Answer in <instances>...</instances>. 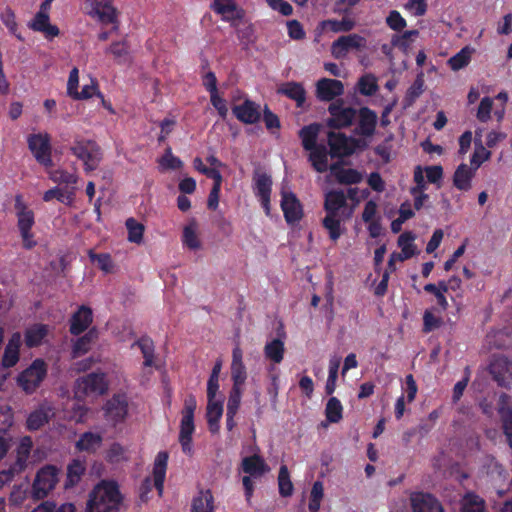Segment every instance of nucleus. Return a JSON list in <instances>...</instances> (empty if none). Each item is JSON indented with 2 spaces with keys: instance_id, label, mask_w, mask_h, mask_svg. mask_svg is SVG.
<instances>
[{
  "instance_id": "10",
  "label": "nucleus",
  "mask_w": 512,
  "mask_h": 512,
  "mask_svg": "<svg viewBox=\"0 0 512 512\" xmlns=\"http://www.w3.org/2000/svg\"><path fill=\"white\" fill-rule=\"evenodd\" d=\"M328 111L330 116L327 119V125L333 127V129L350 127L357 117V109L351 108V106H345V101L341 99L340 96L329 104Z\"/></svg>"
},
{
  "instance_id": "26",
  "label": "nucleus",
  "mask_w": 512,
  "mask_h": 512,
  "mask_svg": "<svg viewBox=\"0 0 512 512\" xmlns=\"http://www.w3.org/2000/svg\"><path fill=\"white\" fill-rule=\"evenodd\" d=\"M28 26L34 31H41V33H44L47 38H54V36H58L60 33L57 25H52L50 22V15H45L41 6L31 22H29Z\"/></svg>"
},
{
  "instance_id": "20",
  "label": "nucleus",
  "mask_w": 512,
  "mask_h": 512,
  "mask_svg": "<svg viewBox=\"0 0 512 512\" xmlns=\"http://www.w3.org/2000/svg\"><path fill=\"white\" fill-rule=\"evenodd\" d=\"M232 112L244 124H255L261 119L259 104L251 99H245L242 104L233 106Z\"/></svg>"
},
{
  "instance_id": "15",
  "label": "nucleus",
  "mask_w": 512,
  "mask_h": 512,
  "mask_svg": "<svg viewBox=\"0 0 512 512\" xmlns=\"http://www.w3.org/2000/svg\"><path fill=\"white\" fill-rule=\"evenodd\" d=\"M273 180L268 173H254V192L260 199L261 205L266 213H271V191Z\"/></svg>"
},
{
  "instance_id": "6",
  "label": "nucleus",
  "mask_w": 512,
  "mask_h": 512,
  "mask_svg": "<svg viewBox=\"0 0 512 512\" xmlns=\"http://www.w3.org/2000/svg\"><path fill=\"white\" fill-rule=\"evenodd\" d=\"M70 151L84 162L86 171L97 169L102 159L101 148L94 140H75Z\"/></svg>"
},
{
  "instance_id": "45",
  "label": "nucleus",
  "mask_w": 512,
  "mask_h": 512,
  "mask_svg": "<svg viewBox=\"0 0 512 512\" xmlns=\"http://www.w3.org/2000/svg\"><path fill=\"white\" fill-rule=\"evenodd\" d=\"M49 414L45 408H38L37 410L31 411L26 419V428L29 431H36V429L42 428L44 424L48 423Z\"/></svg>"
},
{
  "instance_id": "32",
  "label": "nucleus",
  "mask_w": 512,
  "mask_h": 512,
  "mask_svg": "<svg viewBox=\"0 0 512 512\" xmlns=\"http://www.w3.org/2000/svg\"><path fill=\"white\" fill-rule=\"evenodd\" d=\"M32 448L33 440L31 437H23L20 439V442L16 448V460L13 463L15 473H19V471L25 470Z\"/></svg>"
},
{
  "instance_id": "1",
  "label": "nucleus",
  "mask_w": 512,
  "mask_h": 512,
  "mask_svg": "<svg viewBox=\"0 0 512 512\" xmlns=\"http://www.w3.org/2000/svg\"><path fill=\"white\" fill-rule=\"evenodd\" d=\"M347 196L344 190H329L324 196V210L325 217L322 220V225L329 232V237L332 240L340 239L344 228L342 223L346 218H349L351 212H347Z\"/></svg>"
},
{
  "instance_id": "43",
  "label": "nucleus",
  "mask_w": 512,
  "mask_h": 512,
  "mask_svg": "<svg viewBox=\"0 0 512 512\" xmlns=\"http://www.w3.org/2000/svg\"><path fill=\"white\" fill-rule=\"evenodd\" d=\"M461 512H486L484 499L475 492H467L461 501Z\"/></svg>"
},
{
  "instance_id": "4",
  "label": "nucleus",
  "mask_w": 512,
  "mask_h": 512,
  "mask_svg": "<svg viewBox=\"0 0 512 512\" xmlns=\"http://www.w3.org/2000/svg\"><path fill=\"white\" fill-rule=\"evenodd\" d=\"M15 210L17 216V228L25 249H33L37 244L32 228L35 224V213L23 199V195H16Z\"/></svg>"
},
{
  "instance_id": "8",
  "label": "nucleus",
  "mask_w": 512,
  "mask_h": 512,
  "mask_svg": "<svg viewBox=\"0 0 512 512\" xmlns=\"http://www.w3.org/2000/svg\"><path fill=\"white\" fill-rule=\"evenodd\" d=\"M327 141L330 147L329 154L332 157L350 156L355 153L357 147L365 146L364 141L347 136L341 131H329Z\"/></svg>"
},
{
  "instance_id": "12",
  "label": "nucleus",
  "mask_w": 512,
  "mask_h": 512,
  "mask_svg": "<svg viewBox=\"0 0 512 512\" xmlns=\"http://www.w3.org/2000/svg\"><path fill=\"white\" fill-rule=\"evenodd\" d=\"M109 387L106 374L101 371H94L77 379L75 394L77 397H85L90 394H104Z\"/></svg>"
},
{
  "instance_id": "22",
  "label": "nucleus",
  "mask_w": 512,
  "mask_h": 512,
  "mask_svg": "<svg viewBox=\"0 0 512 512\" xmlns=\"http://www.w3.org/2000/svg\"><path fill=\"white\" fill-rule=\"evenodd\" d=\"M211 9L220 14L224 21H235L245 16L244 8H240L235 0H214Z\"/></svg>"
},
{
  "instance_id": "36",
  "label": "nucleus",
  "mask_w": 512,
  "mask_h": 512,
  "mask_svg": "<svg viewBox=\"0 0 512 512\" xmlns=\"http://www.w3.org/2000/svg\"><path fill=\"white\" fill-rule=\"evenodd\" d=\"M415 234L412 231H405L400 234L397 240L398 246L401 248L398 261H406L413 255L417 254V246L414 244Z\"/></svg>"
},
{
  "instance_id": "30",
  "label": "nucleus",
  "mask_w": 512,
  "mask_h": 512,
  "mask_svg": "<svg viewBox=\"0 0 512 512\" xmlns=\"http://www.w3.org/2000/svg\"><path fill=\"white\" fill-rule=\"evenodd\" d=\"M278 92L286 95L289 99L294 100L297 107H303L307 99V91L305 87L302 86L301 82H285L278 88Z\"/></svg>"
},
{
  "instance_id": "7",
  "label": "nucleus",
  "mask_w": 512,
  "mask_h": 512,
  "mask_svg": "<svg viewBox=\"0 0 512 512\" xmlns=\"http://www.w3.org/2000/svg\"><path fill=\"white\" fill-rule=\"evenodd\" d=\"M27 143L35 160L44 168H52L54 161L52 158L51 135L49 133H32L27 137Z\"/></svg>"
},
{
  "instance_id": "64",
  "label": "nucleus",
  "mask_w": 512,
  "mask_h": 512,
  "mask_svg": "<svg viewBox=\"0 0 512 512\" xmlns=\"http://www.w3.org/2000/svg\"><path fill=\"white\" fill-rule=\"evenodd\" d=\"M493 108V99L489 98V96H485L481 99L476 117L478 120L482 122H487V120L491 117V110Z\"/></svg>"
},
{
  "instance_id": "23",
  "label": "nucleus",
  "mask_w": 512,
  "mask_h": 512,
  "mask_svg": "<svg viewBox=\"0 0 512 512\" xmlns=\"http://www.w3.org/2000/svg\"><path fill=\"white\" fill-rule=\"evenodd\" d=\"M490 373L502 387H509L512 384V364L504 357L496 359L490 364Z\"/></svg>"
},
{
  "instance_id": "3",
  "label": "nucleus",
  "mask_w": 512,
  "mask_h": 512,
  "mask_svg": "<svg viewBox=\"0 0 512 512\" xmlns=\"http://www.w3.org/2000/svg\"><path fill=\"white\" fill-rule=\"evenodd\" d=\"M197 399L195 394H188L183 402L182 417L180 419L179 443L183 453L192 455L193 434L195 433V410Z\"/></svg>"
},
{
  "instance_id": "60",
  "label": "nucleus",
  "mask_w": 512,
  "mask_h": 512,
  "mask_svg": "<svg viewBox=\"0 0 512 512\" xmlns=\"http://www.w3.org/2000/svg\"><path fill=\"white\" fill-rule=\"evenodd\" d=\"M386 24L389 28L394 31H403L407 26V20L397 10H391L386 17Z\"/></svg>"
},
{
  "instance_id": "29",
  "label": "nucleus",
  "mask_w": 512,
  "mask_h": 512,
  "mask_svg": "<svg viewBox=\"0 0 512 512\" xmlns=\"http://www.w3.org/2000/svg\"><path fill=\"white\" fill-rule=\"evenodd\" d=\"M330 170L338 183L342 185H354V183H360L363 179V173L359 172V170H356V168L340 167L339 163H333Z\"/></svg>"
},
{
  "instance_id": "34",
  "label": "nucleus",
  "mask_w": 512,
  "mask_h": 512,
  "mask_svg": "<svg viewBox=\"0 0 512 512\" xmlns=\"http://www.w3.org/2000/svg\"><path fill=\"white\" fill-rule=\"evenodd\" d=\"M473 178V168L468 167L467 163H460L453 174V185L458 190H470Z\"/></svg>"
},
{
  "instance_id": "57",
  "label": "nucleus",
  "mask_w": 512,
  "mask_h": 512,
  "mask_svg": "<svg viewBox=\"0 0 512 512\" xmlns=\"http://www.w3.org/2000/svg\"><path fill=\"white\" fill-rule=\"evenodd\" d=\"M50 178L55 183H66V185H75L78 181L76 173L67 172V170H62V168L52 170V172H50Z\"/></svg>"
},
{
  "instance_id": "49",
  "label": "nucleus",
  "mask_w": 512,
  "mask_h": 512,
  "mask_svg": "<svg viewBox=\"0 0 512 512\" xmlns=\"http://www.w3.org/2000/svg\"><path fill=\"white\" fill-rule=\"evenodd\" d=\"M128 230V240L135 244H141L145 231V226L142 222L136 221L135 217H128L125 222Z\"/></svg>"
},
{
  "instance_id": "53",
  "label": "nucleus",
  "mask_w": 512,
  "mask_h": 512,
  "mask_svg": "<svg viewBox=\"0 0 512 512\" xmlns=\"http://www.w3.org/2000/svg\"><path fill=\"white\" fill-rule=\"evenodd\" d=\"M419 30H406L403 33H394L391 39V45L396 46L402 51H407L411 46L414 36H418Z\"/></svg>"
},
{
  "instance_id": "11",
  "label": "nucleus",
  "mask_w": 512,
  "mask_h": 512,
  "mask_svg": "<svg viewBox=\"0 0 512 512\" xmlns=\"http://www.w3.org/2000/svg\"><path fill=\"white\" fill-rule=\"evenodd\" d=\"M59 480V469L56 465H44L38 470L32 485V495L35 499H44Z\"/></svg>"
},
{
  "instance_id": "54",
  "label": "nucleus",
  "mask_w": 512,
  "mask_h": 512,
  "mask_svg": "<svg viewBox=\"0 0 512 512\" xmlns=\"http://www.w3.org/2000/svg\"><path fill=\"white\" fill-rule=\"evenodd\" d=\"M499 415L508 443L512 447V408L507 405H501L499 407Z\"/></svg>"
},
{
  "instance_id": "2",
  "label": "nucleus",
  "mask_w": 512,
  "mask_h": 512,
  "mask_svg": "<svg viewBox=\"0 0 512 512\" xmlns=\"http://www.w3.org/2000/svg\"><path fill=\"white\" fill-rule=\"evenodd\" d=\"M123 495L115 481H102L89 494L87 512H120Z\"/></svg>"
},
{
  "instance_id": "44",
  "label": "nucleus",
  "mask_w": 512,
  "mask_h": 512,
  "mask_svg": "<svg viewBox=\"0 0 512 512\" xmlns=\"http://www.w3.org/2000/svg\"><path fill=\"white\" fill-rule=\"evenodd\" d=\"M325 415L330 423H339L343 417V405L339 398L331 396L326 403Z\"/></svg>"
},
{
  "instance_id": "52",
  "label": "nucleus",
  "mask_w": 512,
  "mask_h": 512,
  "mask_svg": "<svg viewBox=\"0 0 512 512\" xmlns=\"http://www.w3.org/2000/svg\"><path fill=\"white\" fill-rule=\"evenodd\" d=\"M74 190H69L68 192H64V190L59 189V187H53L52 189H48L44 192L42 199L44 201H51L53 198L61 201L62 203H66L67 205H71L74 199Z\"/></svg>"
},
{
  "instance_id": "39",
  "label": "nucleus",
  "mask_w": 512,
  "mask_h": 512,
  "mask_svg": "<svg viewBox=\"0 0 512 512\" xmlns=\"http://www.w3.org/2000/svg\"><path fill=\"white\" fill-rule=\"evenodd\" d=\"M329 153L327 146L318 145L317 141L315 142L314 150L309 154V161L318 173H324V171H327Z\"/></svg>"
},
{
  "instance_id": "37",
  "label": "nucleus",
  "mask_w": 512,
  "mask_h": 512,
  "mask_svg": "<svg viewBox=\"0 0 512 512\" xmlns=\"http://www.w3.org/2000/svg\"><path fill=\"white\" fill-rule=\"evenodd\" d=\"M86 471L84 460L73 459L67 466V477L64 481L65 488L75 487L80 482Z\"/></svg>"
},
{
  "instance_id": "47",
  "label": "nucleus",
  "mask_w": 512,
  "mask_h": 512,
  "mask_svg": "<svg viewBox=\"0 0 512 512\" xmlns=\"http://www.w3.org/2000/svg\"><path fill=\"white\" fill-rule=\"evenodd\" d=\"M134 345H137L140 348L144 357V365L146 367H151L154 363L155 357V345L151 337H140V339L135 341Z\"/></svg>"
},
{
  "instance_id": "50",
  "label": "nucleus",
  "mask_w": 512,
  "mask_h": 512,
  "mask_svg": "<svg viewBox=\"0 0 512 512\" xmlns=\"http://www.w3.org/2000/svg\"><path fill=\"white\" fill-rule=\"evenodd\" d=\"M0 19L2 23L8 28L9 32L14 34L16 38L23 39L21 33L19 32V24L16 20V13L10 6H6L4 10L0 14Z\"/></svg>"
},
{
  "instance_id": "48",
  "label": "nucleus",
  "mask_w": 512,
  "mask_h": 512,
  "mask_svg": "<svg viewBox=\"0 0 512 512\" xmlns=\"http://www.w3.org/2000/svg\"><path fill=\"white\" fill-rule=\"evenodd\" d=\"M357 89L362 95H374L379 90L377 77L374 74H364L357 81Z\"/></svg>"
},
{
  "instance_id": "61",
  "label": "nucleus",
  "mask_w": 512,
  "mask_h": 512,
  "mask_svg": "<svg viewBox=\"0 0 512 512\" xmlns=\"http://www.w3.org/2000/svg\"><path fill=\"white\" fill-rule=\"evenodd\" d=\"M182 242L187 247H189V249H199L201 244H200L198 235L196 233L195 227H192V226L184 227L183 235H182Z\"/></svg>"
},
{
  "instance_id": "25",
  "label": "nucleus",
  "mask_w": 512,
  "mask_h": 512,
  "mask_svg": "<svg viewBox=\"0 0 512 512\" xmlns=\"http://www.w3.org/2000/svg\"><path fill=\"white\" fill-rule=\"evenodd\" d=\"M169 454L166 450L158 452L153 465V481L158 494L162 495L164 490V481L167 473Z\"/></svg>"
},
{
  "instance_id": "58",
  "label": "nucleus",
  "mask_w": 512,
  "mask_h": 512,
  "mask_svg": "<svg viewBox=\"0 0 512 512\" xmlns=\"http://www.w3.org/2000/svg\"><path fill=\"white\" fill-rule=\"evenodd\" d=\"M324 26H328L334 33L339 31H351L355 28V20L352 18H342V20H326L323 22Z\"/></svg>"
},
{
  "instance_id": "21",
  "label": "nucleus",
  "mask_w": 512,
  "mask_h": 512,
  "mask_svg": "<svg viewBox=\"0 0 512 512\" xmlns=\"http://www.w3.org/2000/svg\"><path fill=\"white\" fill-rule=\"evenodd\" d=\"M91 323H93L92 308L87 307V305H80L76 312L71 315L69 331L72 335H81V333L88 330Z\"/></svg>"
},
{
  "instance_id": "56",
  "label": "nucleus",
  "mask_w": 512,
  "mask_h": 512,
  "mask_svg": "<svg viewBox=\"0 0 512 512\" xmlns=\"http://www.w3.org/2000/svg\"><path fill=\"white\" fill-rule=\"evenodd\" d=\"M89 257L91 261H96L99 268L105 272H112L114 268V262L111 254L109 253H94L92 249L89 251Z\"/></svg>"
},
{
  "instance_id": "40",
  "label": "nucleus",
  "mask_w": 512,
  "mask_h": 512,
  "mask_svg": "<svg viewBox=\"0 0 512 512\" xmlns=\"http://www.w3.org/2000/svg\"><path fill=\"white\" fill-rule=\"evenodd\" d=\"M474 145L475 150L471 155V168H473L475 176L476 169H478L479 166H481V164L484 163V161L490 159L492 153L490 152V150H487V148H485V146L483 145L481 140V133H479V131H476Z\"/></svg>"
},
{
  "instance_id": "5",
  "label": "nucleus",
  "mask_w": 512,
  "mask_h": 512,
  "mask_svg": "<svg viewBox=\"0 0 512 512\" xmlns=\"http://www.w3.org/2000/svg\"><path fill=\"white\" fill-rule=\"evenodd\" d=\"M48 373V365L42 357H36L28 368L21 371L16 377V382L26 394H33L42 384Z\"/></svg>"
},
{
  "instance_id": "55",
  "label": "nucleus",
  "mask_w": 512,
  "mask_h": 512,
  "mask_svg": "<svg viewBox=\"0 0 512 512\" xmlns=\"http://www.w3.org/2000/svg\"><path fill=\"white\" fill-rule=\"evenodd\" d=\"M159 164L166 169H180L183 166L181 158L173 154L171 146H167L163 156L159 159Z\"/></svg>"
},
{
  "instance_id": "38",
  "label": "nucleus",
  "mask_w": 512,
  "mask_h": 512,
  "mask_svg": "<svg viewBox=\"0 0 512 512\" xmlns=\"http://www.w3.org/2000/svg\"><path fill=\"white\" fill-rule=\"evenodd\" d=\"M320 127L321 126L318 123L306 124V126H302L298 133L302 140L304 149L310 153L314 151L315 143L318 141Z\"/></svg>"
},
{
  "instance_id": "59",
  "label": "nucleus",
  "mask_w": 512,
  "mask_h": 512,
  "mask_svg": "<svg viewBox=\"0 0 512 512\" xmlns=\"http://www.w3.org/2000/svg\"><path fill=\"white\" fill-rule=\"evenodd\" d=\"M424 91V79L423 76H418L412 83V85L407 89L405 99L408 103L415 102L418 97H420L421 93Z\"/></svg>"
},
{
  "instance_id": "41",
  "label": "nucleus",
  "mask_w": 512,
  "mask_h": 512,
  "mask_svg": "<svg viewBox=\"0 0 512 512\" xmlns=\"http://www.w3.org/2000/svg\"><path fill=\"white\" fill-rule=\"evenodd\" d=\"M475 48L470 47V45H466L462 47L457 54L452 55L450 59H448V65L452 70H461V68H465V66L469 65L472 60V56L474 54Z\"/></svg>"
},
{
  "instance_id": "42",
  "label": "nucleus",
  "mask_w": 512,
  "mask_h": 512,
  "mask_svg": "<svg viewBox=\"0 0 512 512\" xmlns=\"http://www.w3.org/2000/svg\"><path fill=\"white\" fill-rule=\"evenodd\" d=\"M264 355L274 363L282 362L285 355V342L281 339H272L264 346Z\"/></svg>"
},
{
  "instance_id": "63",
  "label": "nucleus",
  "mask_w": 512,
  "mask_h": 512,
  "mask_svg": "<svg viewBox=\"0 0 512 512\" xmlns=\"http://www.w3.org/2000/svg\"><path fill=\"white\" fill-rule=\"evenodd\" d=\"M125 453L126 448L118 442H114L106 451V460L109 463H119V461L124 460Z\"/></svg>"
},
{
  "instance_id": "62",
  "label": "nucleus",
  "mask_w": 512,
  "mask_h": 512,
  "mask_svg": "<svg viewBox=\"0 0 512 512\" xmlns=\"http://www.w3.org/2000/svg\"><path fill=\"white\" fill-rule=\"evenodd\" d=\"M443 323V319L441 317H437V315L433 314L431 310H425L423 314V331L425 333H429V331L436 330Z\"/></svg>"
},
{
  "instance_id": "33",
  "label": "nucleus",
  "mask_w": 512,
  "mask_h": 512,
  "mask_svg": "<svg viewBox=\"0 0 512 512\" xmlns=\"http://www.w3.org/2000/svg\"><path fill=\"white\" fill-rule=\"evenodd\" d=\"M98 336L99 332L96 329V327H92V329L87 330L84 335H80V337H78L77 340L74 341L72 348V356L80 357V355H84V353H87L88 350H90L94 341L97 340Z\"/></svg>"
},
{
  "instance_id": "18",
  "label": "nucleus",
  "mask_w": 512,
  "mask_h": 512,
  "mask_svg": "<svg viewBox=\"0 0 512 512\" xmlns=\"http://www.w3.org/2000/svg\"><path fill=\"white\" fill-rule=\"evenodd\" d=\"M356 117L358 118L357 126L355 129L356 134L364 137H371L375 134L376 126L378 124V115L371 108L363 106L358 111L356 109Z\"/></svg>"
},
{
  "instance_id": "9",
  "label": "nucleus",
  "mask_w": 512,
  "mask_h": 512,
  "mask_svg": "<svg viewBox=\"0 0 512 512\" xmlns=\"http://www.w3.org/2000/svg\"><path fill=\"white\" fill-rule=\"evenodd\" d=\"M89 7L87 14L96 17L102 24H112V29L119 28V12L113 4V0H86Z\"/></svg>"
},
{
  "instance_id": "28",
  "label": "nucleus",
  "mask_w": 512,
  "mask_h": 512,
  "mask_svg": "<svg viewBox=\"0 0 512 512\" xmlns=\"http://www.w3.org/2000/svg\"><path fill=\"white\" fill-rule=\"evenodd\" d=\"M242 470L249 473L252 477H261L266 471L270 470L266 460L259 454L247 455L242 461Z\"/></svg>"
},
{
  "instance_id": "13",
  "label": "nucleus",
  "mask_w": 512,
  "mask_h": 512,
  "mask_svg": "<svg viewBox=\"0 0 512 512\" xmlns=\"http://www.w3.org/2000/svg\"><path fill=\"white\" fill-rule=\"evenodd\" d=\"M104 415L107 421L112 424L122 423L128 416L129 403L126 394H113L106 401L104 407Z\"/></svg>"
},
{
  "instance_id": "46",
  "label": "nucleus",
  "mask_w": 512,
  "mask_h": 512,
  "mask_svg": "<svg viewBox=\"0 0 512 512\" xmlns=\"http://www.w3.org/2000/svg\"><path fill=\"white\" fill-rule=\"evenodd\" d=\"M279 493L282 497H290L294 491L290 471L287 465H281L278 473Z\"/></svg>"
},
{
  "instance_id": "14",
  "label": "nucleus",
  "mask_w": 512,
  "mask_h": 512,
  "mask_svg": "<svg viewBox=\"0 0 512 512\" xmlns=\"http://www.w3.org/2000/svg\"><path fill=\"white\" fill-rule=\"evenodd\" d=\"M410 504L413 512H444L442 502L431 492H412Z\"/></svg>"
},
{
  "instance_id": "35",
  "label": "nucleus",
  "mask_w": 512,
  "mask_h": 512,
  "mask_svg": "<svg viewBox=\"0 0 512 512\" xmlns=\"http://www.w3.org/2000/svg\"><path fill=\"white\" fill-rule=\"evenodd\" d=\"M103 443V437L100 433L84 432L80 435L75 443L78 451H87V453H95Z\"/></svg>"
},
{
  "instance_id": "17",
  "label": "nucleus",
  "mask_w": 512,
  "mask_h": 512,
  "mask_svg": "<svg viewBox=\"0 0 512 512\" xmlns=\"http://www.w3.org/2000/svg\"><path fill=\"white\" fill-rule=\"evenodd\" d=\"M281 208L287 223H296L302 220L303 206L301 200L293 192H282Z\"/></svg>"
},
{
  "instance_id": "19",
  "label": "nucleus",
  "mask_w": 512,
  "mask_h": 512,
  "mask_svg": "<svg viewBox=\"0 0 512 512\" xmlns=\"http://www.w3.org/2000/svg\"><path fill=\"white\" fill-rule=\"evenodd\" d=\"M365 38L358 35V33H349V35H342L334 40L331 46V53L334 58H344L349 53L350 49L362 48L365 45Z\"/></svg>"
},
{
  "instance_id": "16",
  "label": "nucleus",
  "mask_w": 512,
  "mask_h": 512,
  "mask_svg": "<svg viewBox=\"0 0 512 512\" xmlns=\"http://www.w3.org/2000/svg\"><path fill=\"white\" fill-rule=\"evenodd\" d=\"M344 85L339 79L322 77L316 82V97L324 102H334L337 97L343 95Z\"/></svg>"
},
{
  "instance_id": "31",
  "label": "nucleus",
  "mask_w": 512,
  "mask_h": 512,
  "mask_svg": "<svg viewBox=\"0 0 512 512\" xmlns=\"http://www.w3.org/2000/svg\"><path fill=\"white\" fill-rule=\"evenodd\" d=\"M190 512H215V499L211 489L200 491L192 499Z\"/></svg>"
},
{
  "instance_id": "27",
  "label": "nucleus",
  "mask_w": 512,
  "mask_h": 512,
  "mask_svg": "<svg viewBox=\"0 0 512 512\" xmlns=\"http://www.w3.org/2000/svg\"><path fill=\"white\" fill-rule=\"evenodd\" d=\"M49 335V325L47 324H32L26 328L24 333V340L26 347L33 348L42 345L46 336Z\"/></svg>"
},
{
  "instance_id": "24",
  "label": "nucleus",
  "mask_w": 512,
  "mask_h": 512,
  "mask_svg": "<svg viewBox=\"0 0 512 512\" xmlns=\"http://www.w3.org/2000/svg\"><path fill=\"white\" fill-rule=\"evenodd\" d=\"M20 346H21V334L20 332H14L7 342V345L3 351L2 366L9 369L14 367L20 360Z\"/></svg>"
},
{
  "instance_id": "51",
  "label": "nucleus",
  "mask_w": 512,
  "mask_h": 512,
  "mask_svg": "<svg viewBox=\"0 0 512 512\" xmlns=\"http://www.w3.org/2000/svg\"><path fill=\"white\" fill-rule=\"evenodd\" d=\"M324 498V485L321 481H315L311 487L308 509L310 512H319L321 500Z\"/></svg>"
}]
</instances>
